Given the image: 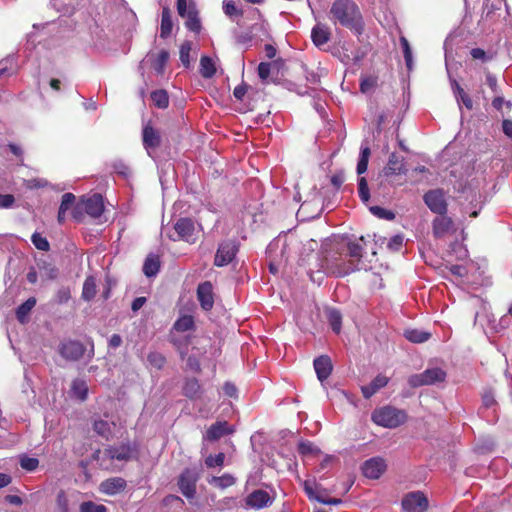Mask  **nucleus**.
<instances>
[{"label": "nucleus", "mask_w": 512, "mask_h": 512, "mask_svg": "<svg viewBox=\"0 0 512 512\" xmlns=\"http://www.w3.org/2000/svg\"><path fill=\"white\" fill-rule=\"evenodd\" d=\"M329 18L356 35L364 32V20L359 6L353 0H335L329 11Z\"/></svg>", "instance_id": "1"}, {"label": "nucleus", "mask_w": 512, "mask_h": 512, "mask_svg": "<svg viewBox=\"0 0 512 512\" xmlns=\"http://www.w3.org/2000/svg\"><path fill=\"white\" fill-rule=\"evenodd\" d=\"M363 256V247L359 242H348L347 250L334 260L326 258V269L337 276H346L360 269L359 264Z\"/></svg>", "instance_id": "2"}, {"label": "nucleus", "mask_w": 512, "mask_h": 512, "mask_svg": "<svg viewBox=\"0 0 512 512\" xmlns=\"http://www.w3.org/2000/svg\"><path fill=\"white\" fill-rule=\"evenodd\" d=\"M372 420L375 424L385 428H396L407 420L405 411L392 406H385L374 410Z\"/></svg>", "instance_id": "3"}, {"label": "nucleus", "mask_w": 512, "mask_h": 512, "mask_svg": "<svg viewBox=\"0 0 512 512\" xmlns=\"http://www.w3.org/2000/svg\"><path fill=\"white\" fill-rule=\"evenodd\" d=\"M85 352V345L77 340H65L58 346L60 356L70 362L79 361L84 356Z\"/></svg>", "instance_id": "4"}, {"label": "nucleus", "mask_w": 512, "mask_h": 512, "mask_svg": "<svg viewBox=\"0 0 512 512\" xmlns=\"http://www.w3.org/2000/svg\"><path fill=\"white\" fill-rule=\"evenodd\" d=\"M136 452L137 446L131 442L121 443L117 446L109 445L105 448V456L109 461H129Z\"/></svg>", "instance_id": "5"}, {"label": "nucleus", "mask_w": 512, "mask_h": 512, "mask_svg": "<svg viewBox=\"0 0 512 512\" xmlns=\"http://www.w3.org/2000/svg\"><path fill=\"white\" fill-rule=\"evenodd\" d=\"M239 250L238 244L234 240H226L219 244L214 257V265L223 267L230 264Z\"/></svg>", "instance_id": "6"}, {"label": "nucleus", "mask_w": 512, "mask_h": 512, "mask_svg": "<svg viewBox=\"0 0 512 512\" xmlns=\"http://www.w3.org/2000/svg\"><path fill=\"white\" fill-rule=\"evenodd\" d=\"M174 230L177 237L172 238L173 241L182 240L188 243H195L197 236L195 223L192 219L187 217L178 219L174 224Z\"/></svg>", "instance_id": "7"}, {"label": "nucleus", "mask_w": 512, "mask_h": 512, "mask_svg": "<svg viewBox=\"0 0 512 512\" xmlns=\"http://www.w3.org/2000/svg\"><path fill=\"white\" fill-rule=\"evenodd\" d=\"M425 204L429 209L438 214L444 215L447 212V202L445 200L444 191L442 189L429 190L423 196Z\"/></svg>", "instance_id": "8"}, {"label": "nucleus", "mask_w": 512, "mask_h": 512, "mask_svg": "<svg viewBox=\"0 0 512 512\" xmlns=\"http://www.w3.org/2000/svg\"><path fill=\"white\" fill-rule=\"evenodd\" d=\"M198 481V474L186 468L182 471L178 479V487L181 493L188 499H191L196 494V483Z\"/></svg>", "instance_id": "9"}, {"label": "nucleus", "mask_w": 512, "mask_h": 512, "mask_svg": "<svg viewBox=\"0 0 512 512\" xmlns=\"http://www.w3.org/2000/svg\"><path fill=\"white\" fill-rule=\"evenodd\" d=\"M386 469V462L381 457H372L366 460L362 465V473L369 479H379Z\"/></svg>", "instance_id": "10"}, {"label": "nucleus", "mask_w": 512, "mask_h": 512, "mask_svg": "<svg viewBox=\"0 0 512 512\" xmlns=\"http://www.w3.org/2000/svg\"><path fill=\"white\" fill-rule=\"evenodd\" d=\"M447 373L441 367L427 368L421 374H418L419 385H435L446 381Z\"/></svg>", "instance_id": "11"}, {"label": "nucleus", "mask_w": 512, "mask_h": 512, "mask_svg": "<svg viewBox=\"0 0 512 512\" xmlns=\"http://www.w3.org/2000/svg\"><path fill=\"white\" fill-rule=\"evenodd\" d=\"M197 299L205 311H210L214 305L213 285L210 281L202 282L197 287Z\"/></svg>", "instance_id": "12"}, {"label": "nucleus", "mask_w": 512, "mask_h": 512, "mask_svg": "<svg viewBox=\"0 0 512 512\" xmlns=\"http://www.w3.org/2000/svg\"><path fill=\"white\" fill-rule=\"evenodd\" d=\"M81 206L93 218L100 217L104 211L103 198L100 194H93L86 199H82Z\"/></svg>", "instance_id": "13"}, {"label": "nucleus", "mask_w": 512, "mask_h": 512, "mask_svg": "<svg viewBox=\"0 0 512 512\" xmlns=\"http://www.w3.org/2000/svg\"><path fill=\"white\" fill-rule=\"evenodd\" d=\"M127 487V482L122 477H111L100 483L99 490L101 493L114 496L123 492Z\"/></svg>", "instance_id": "14"}, {"label": "nucleus", "mask_w": 512, "mask_h": 512, "mask_svg": "<svg viewBox=\"0 0 512 512\" xmlns=\"http://www.w3.org/2000/svg\"><path fill=\"white\" fill-rule=\"evenodd\" d=\"M235 429L227 421H217L206 431L205 438L209 441H216L225 435L232 434Z\"/></svg>", "instance_id": "15"}, {"label": "nucleus", "mask_w": 512, "mask_h": 512, "mask_svg": "<svg viewBox=\"0 0 512 512\" xmlns=\"http://www.w3.org/2000/svg\"><path fill=\"white\" fill-rule=\"evenodd\" d=\"M142 142L146 149H155L161 145V136L150 122L144 125L142 130Z\"/></svg>", "instance_id": "16"}, {"label": "nucleus", "mask_w": 512, "mask_h": 512, "mask_svg": "<svg viewBox=\"0 0 512 512\" xmlns=\"http://www.w3.org/2000/svg\"><path fill=\"white\" fill-rule=\"evenodd\" d=\"M383 171L386 177L405 174L407 172V168L403 157L396 153H392L389 156L388 163Z\"/></svg>", "instance_id": "17"}, {"label": "nucleus", "mask_w": 512, "mask_h": 512, "mask_svg": "<svg viewBox=\"0 0 512 512\" xmlns=\"http://www.w3.org/2000/svg\"><path fill=\"white\" fill-rule=\"evenodd\" d=\"M314 369L317 374V378L323 382L331 375L333 366L329 356L321 355L314 360Z\"/></svg>", "instance_id": "18"}, {"label": "nucleus", "mask_w": 512, "mask_h": 512, "mask_svg": "<svg viewBox=\"0 0 512 512\" xmlns=\"http://www.w3.org/2000/svg\"><path fill=\"white\" fill-rule=\"evenodd\" d=\"M151 68L157 75H163L165 66L169 59V52L165 49L160 50L158 53H150L147 55Z\"/></svg>", "instance_id": "19"}, {"label": "nucleus", "mask_w": 512, "mask_h": 512, "mask_svg": "<svg viewBox=\"0 0 512 512\" xmlns=\"http://www.w3.org/2000/svg\"><path fill=\"white\" fill-rule=\"evenodd\" d=\"M192 338L191 335L177 336L171 332L169 342L176 349L181 360H185L187 357Z\"/></svg>", "instance_id": "20"}, {"label": "nucleus", "mask_w": 512, "mask_h": 512, "mask_svg": "<svg viewBox=\"0 0 512 512\" xmlns=\"http://www.w3.org/2000/svg\"><path fill=\"white\" fill-rule=\"evenodd\" d=\"M271 501L270 495L264 490H255L246 497V505L254 509H262Z\"/></svg>", "instance_id": "21"}, {"label": "nucleus", "mask_w": 512, "mask_h": 512, "mask_svg": "<svg viewBox=\"0 0 512 512\" xmlns=\"http://www.w3.org/2000/svg\"><path fill=\"white\" fill-rule=\"evenodd\" d=\"M185 27L194 33H200L202 29L201 21L199 18V12L196 4L193 1L189 3V9L186 15Z\"/></svg>", "instance_id": "22"}, {"label": "nucleus", "mask_w": 512, "mask_h": 512, "mask_svg": "<svg viewBox=\"0 0 512 512\" xmlns=\"http://www.w3.org/2000/svg\"><path fill=\"white\" fill-rule=\"evenodd\" d=\"M454 231V222L450 217L439 215L433 221V232L436 237H442L445 234Z\"/></svg>", "instance_id": "23"}, {"label": "nucleus", "mask_w": 512, "mask_h": 512, "mask_svg": "<svg viewBox=\"0 0 512 512\" xmlns=\"http://www.w3.org/2000/svg\"><path fill=\"white\" fill-rule=\"evenodd\" d=\"M182 394L190 400L197 399L202 394V387L197 378H186L182 387Z\"/></svg>", "instance_id": "24"}, {"label": "nucleus", "mask_w": 512, "mask_h": 512, "mask_svg": "<svg viewBox=\"0 0 512 512\" xmlns=\"http://www.w3.org/2000/svg\"><path fill=\"white\" fill-rule=\"evenodd\" d=\"M389 382V378L385 375L379 374L377 375L369 385L362 386L361 391L364 398L369 399L372 397L378 390L385 387Z\"/></svg>", "instance_id": "25"}, {"label": "nucleus", "mask_w": 512, "mask_h": 512, "mask_svg": "<svg viewBox=\"0 0 512 512\" xmlns=\"http://www.w3.org/2000/svg\"><path fill=\"white\" fill-rule=\"evenodd\" d=\"M331 37L330 29L323 24H317L311 31V39L315 46L320 47L329 42Z\"/></svg>", "instance_id": "26"}, {"label": "nucleus", "mask_w": 512, "mask_h": 512, "mask_svg": "<svg viewBox=\"0 0 512 512\" xmlns=\"http://www.w3.org/2000/svg\"><path fill=\"white\" fill-rule=\"evenodd\" d=\"M173 30L172 13L169 7H163L161 13L160 37L167 39Z\"/></svg>", "instance_id": "27"}, {"label": "nucleus", "mask_w": 512, "mask_h": 512, "mask_svg": "<svg viewBox=\"0 0 512 512\" xmlns=\"http://www.w3.org/2000/svg\"><path fill=\"white\" fill-rule=\"evenodd\" d=\"M195 329L196 324L192 315H181L172 326V332L176 331L179 333L194 331Z\"/></svg>", "instance_id": "28"}, {"label": "nucleus", "mask_w": 512, "mask_h": 512, "mask_svg": "<svg viewBox=\"0 0 512 512\" xmlns=\"http://www.w3.org/2000/svg\"><path fill=\"white\" fill-rule=\"evenodd\" d=\"M76 200V197L74 194L70 193V192H67L65 194L62 195V198H61V203H60V207L59 209L63 210V211H68L69 209L73 208L72 210V216L76 219V220H80V204H78L77 206L73 207L74 205V202Z\"/></svg>", "instance_id": "29"}, {"label": "nucleus", "mask_w": 512, "mask_h": 512, "mask_svg": "<svg viewBox=\"0 0 512 512\" xmlns=\"http://www.w3.org/2000/svg\"><path fill=\"white\" fill-rule=\"evenodd\" d=\"M36 305V299L34 297L28 298L25 302L18 306L16 309L17 320L24 324L27 322L28 315Z\"/></svg>", "instance_id": "30"}, {"label": "nucleus", "mask_w": 512, "mask_h": 512, "mask_svg": "<svg viewBox=\"0 0 512 512\" xmlns=\"http://www.w3.org/2000/svg\"><path fill=\"white\" fill-rule=\"evenodd\" d=\"M160 270V260L158 256L149 255L143 264V273L147 277L155 276Z\"/></svg>", "instance_id": "31"}, {"label": "nucleus", "mask_w": 512, "mask_h": 512, "mask_svg": "<svg viewBox=\"0 0 512 512\" xmlns=\"http://www.w3.org/2000/svg\"><path fill=\"white\" fill-rule=\"evenodd\" d=\"M93 431L106 440H109L113 435L111 424L102 419L93 422Z\"/></svg>", "instance_id": "32"}, {"label": "nucleus", "mask_w": 512, "mask_h": 512, "mask_svg": "<svg viewBox=\"0 0 512 512\" xmlns=\"http://www.w3.org/2000/svg\"><path fill=\"white\" fill-rule=\"evenodd\" d=\"M96 280L93 276H88L84 283L82 288V294L81 297L85 301L92 300L96 295Z\"/></svg>", "instance_id": "33"}, {"label": "nucleus", "mask_w": 512, "mask_h": 512, "mask_svg": "<svg viewBox=\"0 0 512 512\" xmlns=\"http://www.w3.org/2000/svg\"><path fill=\"white\" fill-rule=\"evenodd\" d=\"M216 73L214 61L208 56H202L200 59V74L204 78H212Z\"/></svg>", "instance_id": "34"}, {"label": "nucleus", "mask_w": 512, "mask_h": 512, "mask_svg": "<svg viewBox=\"0 0 512 512\" xmlns=\"http://www.w3.org/2000/svg\"><path fill=\"white\" fill-rule=\"evenodd\" d=\"M151 100L157 108L165 109L169 106V95L164 89L151 92Z\"/></svg>", "instance_id": "35"}, {"label": "nucleus", "mask_w": 512, "mask_h": 512, "mask_svg": "<svg viewBox=\"0 0 512 512\" xmlns=\"http://www.w3.org/2000/svg\"><path fill=\"white\" fill-rule=\"evenodd\" d=\"M209 483L214 484L220 489H225L233 486L236 483V479L231 474L225 473L222 476H213Z\"/></svg>", "instance_id": "36"}, {"label": "nucleus", "mask_w": 512, "mask_h": 512, "mask_svg": "<svg viewBox=\"0 0 512 512\" xmlns=\"http://www.w3.org/2000/svg\"><path fill=\"white\" fill-rule=\"evenodd\" d=\"M327 319L332 328V330L339 334L342 328V315L336 309H330L327 311Z\"/></svg>", "instance_id": "37"}, {"label": "nucleus", "mask_w": 512, "mask_h": 512, "mask_svg": "<svg viewBox=\"0 0 512 512\" xmlns=\"http://www.w3.org/2000/svg\"><path fill=\"white\" fill-rule=\"evenodd\" d=\"M72 392L80 400L84 401L88 395V386L84 380L76 379L72 382Z\"/></svg>", "instance_id": "38"}, {"label": "nucleus", "mask_w": 512, "mask_h": 512, "mask_svg": "<svg viewBox=\"0 0 512 512\" xmlns=\"http://www.w3.org/2000/svg\"><path fill=\"white\" fill-rule=\"evenodd\" d=\"M370 154H371V150L369 147L361 148L360 156H359V160H358L357 168H356L358 175H361L367 171Z\"/></svg>", "instance_id": "39"}, {"label": "nucleus", "mask_w": 512, "mask_h": 512, "mask_svg": "<svg viewBox=\"0 0 512 512\" xmlns=\"http://www.w3.org/2000/svg\"><path fill=\"white\" fill-rule=\"evenodd\" d=\"M39 270L44 274L46 279L54 280L58 275V269L51 263L42 261L37 263Z\"/></svg>", "instance_id": "40"}, {"label": "nucleus", "mask_w": 512, "mask_h": 512, "mask_svg": "<svg viewBox=\"0 0 512 512\" xmlns=\"http://www.w3.org/2000/svg\"><path fill=\"white\" fill-rule=\"evenodd\" d=\"M298 453L303 456L318 455L320 449L310 441H300L298 444Z\"/></svg>", "instance_id": "41"}, {"label": "nucleus", "mask_w": 512, "mask_h": 512, "mask_svg": "<svg viewBox=\"0 0 512 512\" xmlns=\"http://www.w3.org/2000/svg\"><path fill=\"white\" fill-rule=\"evenodd\" d=\"M147 361L152 367L160 370L164 367L166 363V358L160 352L153 351L148 354Z\"/></svg>", "instance_id": "42"}, {"label": "nucleus", "mask_w": 512, "mask_h": 512, "mask_svg": "<svg viewBox=\"0 0 512 512\" xmlns=\"http://www.w3.org/2000/svg\"><path fill=\"white\" fill-rule=\"evenodd\" d=\"M358 195L363 203H367L370 200V189L365 177L358 179Z\"/></svg>", "instance_id": "43"}, {"label": "nucleus", "mask_w": 512, "mask_h": 512, "mask_svg": "<svg viewBox=\"0 0 512 512\" xmlns=\"http://www.w3.org/2000/svg\"><path fill=\"white\" fill-rule=\"evenodd\" d=\"M400 42L402 45L407 70H408V72H411L413 69V58H412L411 48H410L409 43L406 38L401 37Z\"/></svg>", "instance_id": "44"}, {"label": "nucleus", "mask_w": 512, "mask_h": 512, "mask_svg": "<svg viewBox=\"0 0 512 512\" xmlns=\"http://www.w3.org/2000/svg\"><path fill=\"white\" fill-rule=\"evenodd\" d=\"M225 457L223 452H219L216 455H209L205 459V465L207 468L221 467L224 465Z\"/></svg>", "instance_id": "45"}, {"label": "nucleus", "mask_w": 512, "mask_h": 512, "mask_svg": "<svg viewBox=\"0 0 512 512\" xmlns=\"http://www.w3.org/2000/svg\"><path fill=\"white\" fill-rule=\"evenodd\" d=\"M31 241L38 250L46 252L50 249L48 240L38 232L32 234Z\"/></svg>", "instance_id": "46"}, {"label": "nucleus", "mask_w": 512, "mask_h": 512, "mask_svg": "<svg viewBox=\"0 0 512 512\" xmlns=\"http://www.w3.org/2000/svg\"><path fill=\"white\" fill-rule=\"evenodd\" d=\"M370 212L380 219L393 220L395 218L394 212L380 206H371Z\"/></svg>", "instance_id": "47"}, {"label": "nucleus", "mask_w": 512, "mask_h": 512, "mask_svg": "<svg viewBox=\"0 0 512 512\" xmlns=\"http://www.w3.org/2000/svg\"><path fill=\"white\" fill-rule=\"evenodd\" d=\"M113 170L123 178H128L131 175L130 167L122 160H116L112 164Z\"/></svg>", "instance_id": "48"}, {"label": "nucleus", "mask_w": 512, "mask_h": 512, "mask_svg": "<svg viewBox=\"0 0 512 512\" xmlns=\"http://www.w3.org/2000/svg\"><path fill=\"white\" fill-rule=\"evenodd\" d=\"M190 51H191V42L190 41H184L180 46L179 56L180 61L185 67H188L190 65Z\"/></svg>", "instance_id": "49"}, {"label": "nucleus", "mask_w": 512, "mask_h": 512, "mask_svg": "<svg viewBox=\"0 0 512 512\" xmlns=\"http://www.w3.org/2000/svg\"><path fill=\"white\" fill-rule=\"evenodd\" d=\"M80 512H107V507L103 504H96L92 501H87L81 503Z\"/></svg>", "instance_id": "50"}, {"label": "nucleus", "mask_w": 512, "mask_h": 512, "mask_svg": "<svg viewBox=\"0 0 512 512\" xmlns=\"http://www.w3.org/2000/svg\"><path fill=\"white\" fill-rule=\"evenodd\" d=\"M56 506L58 512H70L69 500L64 490H60L56 497Z\"/></svg>", "instance_id": "51"}, {"label": "nucleus", "mask_w": 512, "mask_h": 512, "mask_svg": "<svg viewBox=\"0 0 512 512\" xmlns=\"http://www.w3.org/2000/svg\"><path fill=\"white\" fill-rule=\"evenodd\" d=\"M302 485H303V489H304L306 495L308 496V498L310 500L317 501V497H321V495L317 494L315 491L316 483L314 480H305V481H303Z\"/></svg>", "instance_id": "52"}, {"label": "nucleus", "mask_w": 512, "mask_h": 512, "mask_svg": "<svg viewBox=\"0 0 512 512\" xmlns=\"http://www.w3.org/2000/svg\"><path fill=\"white\" fill-rule=\"evenodd\" d=\"M39 465V460L34 457L24 456L20 459V466L26 471H34Z\"/></svg>", "instance_id": "53"}, {"label": "nucleus", "mask_w": 512, "mask_h": 512, "mask_svg": "<svg viewBox=\"0 0 512 512\" xmlns=\"http://www.w3.org/2000/svg\"><path fill=\"white\" fill-rule=\"evenodd\" d=\"M404 242V237L401 234L394 235L387 243V248L392 252L401 250Z\"/></svg>", "instance_id": "54"}, {"label": "nucleus", "mask_w": 512, "mask_h": 512, "mask_svg": "<svg viewBox=\"0 0 512 512\" xmlns=\"http://www.w3.org/2000/svg\"><path fill=\"white\" fill-rule=\"evenodd\" d=\"M377 86V77L375 76H368L361 80L360 82V91L362 93H367L373 88Z\"/></svg>", "instance_id": "55"}, {"label": "nucleus", "mask_w": 512, "mask_h": 512, "mask_svg": "<svg viewBox=\"0 0 512 512\" xmlns=\"http://www.w3.org/2000/svg\"><path fill=\"white\" fill-rule=\"evenodd\" d=\"M403 509L413 512L416 509V492H410L402 500Z\"/></svg>", "instance_id": "56"}, {"label": "nucleus", "mask_w": 512, "mask_h": 512, "mask_svg": "<svg viewBox=\"0 0 512 512\" xmlns=\"http://www.w3.org/2000/svg\"><path fill=\"white\" fill-rule=\"evenodd\" d=\"M224 13L227 16H236V17H242L243 16V10L239 9L236 4L232 1L226 2L223 5Z\"/></svg>", "instance_id": "57"}, {"label": "nucleus", "mask_w": 512, "mask_h": 512, "mask_svg": "<svg viewBox=\"0 0 512 512\" xmlns=\"http://www.w3.org/2000/svg\"><path fill=\"white\" fill-rule=\"evenodd\" d=\"M455 94L457 100H461V102L465 105L467 109L471 110L473 108V101L471 97L464 91V89L460 85H457V93Z\"/></svg>", "instance_id": "58"}, {"label": "nucleus", "mask_w": 512, "mask_h": 512, "mask_svg": "<svg viewBox=\"0 0 512 512\" xmlns=\"http://www.w3.org/2000/svg\"><path fill=\"white\" fill-rule=\"evenodd\" d=\"M258 76L262 81H267L272 70V64L269 62H261L257 68Z\"/></svg>", "instance_id": "59"}, {"label": "nucleus", "mask_w": 512, "mask_h": 512, "mask_svg": "<svg viewBox=\"0 0 512 512\" xmlns=\"http://www.w3.org/2000/svg\"><path fill=\"white\" fill-rule=\"evenodd\" d=\"M70 298H71V291L68 287L60 288L55 295V300L58 304L67 303Z\"/></svg>", "instance_id": "60"}, {"label": "nucleus", "mask_w": 512, "mask_h": 512, "mask_svg": "<svg viewBox=\"0 0 512 512\" xmlns=\"http://www.w3.org/2000/svg\"><path fill=\"white\" fill-rule=\"evenodd\" d=\"M187 368L195 373H201V364L197 357L195 356H187L186 358Z\"/></svg>", "instance_id": "61"}, {"label": "nucleus", "mask_w": 512, "mask_h": 512, "mask_svg": "<svg viewBox=\"0 0 512 512\" xmlns=\"http://www.w3.org/2000/svg\"><path fill=\"white\" fill-rule=\"evenodd\" d=\"M92 459L95 460L96 462H98L101 467L107 468L106 462L109 460L105 456V448L103 450H101V449L95 450L92 454Z\"/></svg>", "instance_id": "62"}, {"label": "nucleus", "mask_w": 512, "mask_h": 512, "mask_svg": "<svg viewBox=\"0 0 512 512\" xmlns=\"http://www.w3.org/2000/svg\"><path fill=\"white\" fill-rule=\"evenodd\" d=\"M429 508V500L427 496L421 492L418 491V512H425Z\"/></svg>", "instance_id": "63"}, {"label": "nucleus", "mask_w": 512, "mask_h": 512, "mask_svg": "<svg viewBox=\"0 0 512 512\" xmlns=\"http://www.w3.org/2000/svg\"><path fill=\"white\" fill-rule=\"evenodd\" d=\"M15 202L12 194H0V208H10Z\"/></svg>", "instance_id": "64"}]
</instances>
